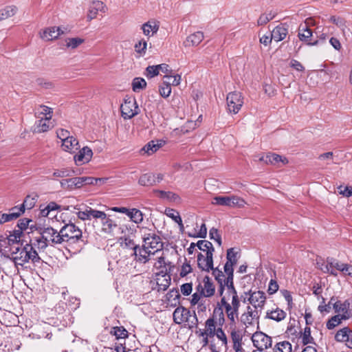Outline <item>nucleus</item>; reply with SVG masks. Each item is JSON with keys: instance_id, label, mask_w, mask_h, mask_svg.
<instances>
[{"instance_id": "f257e3e1", "label": "nucleus", "mask_w": 352, "mask_h": 352, "mask_svg": "<svg viewBox=\"0 0 352 352\" xmlns=\"http://www.w3.org/2000/svg\"><path fill=\"white\" fill-rule=\"evenodd\" d=\"M221 284L219 294L221 297L218 305L223 308L227 318L231 324H235L239 314L241 306L237 292L234 286L233 275H227L223 284Z\"/></svg>"}, {"instance_id": "f03ea898", "label": "nucleus", "mask_w": 352, "mask_h": 352, "mask_svg": "<svg viewBox=\"0 0 352 352\" xmlns=\"http://www.w3.org/2000/svg\"><path fill=\"white\" fill-rule=\"evenodd\" d=\"M219 310L214 309L213 314L205 322L204 329L196 327L195 331L196 336L199 339L200 344L203 347L209 344V339L215 336L217 327H222L225 322L224 309L219 306Z\"/></svg>"}, {"instance_id": "7ed1b4c3", "label": "nucleus", "mask_w": 352, "mask_h": 352, "mask_svg": "<svg viewBox=\"0 0 352 352\" xmlns=\"http://www.w3.org/2000/svg\"><path fill=\"white\" fill-rule=\"evenodd\" d=\"M62 243H67L69 251L75 254L80 252L85 244L82 232L74 223L65 224L60 230Z\"/></svg>"}, {"instance_id": "20e7f679", "label": "nucleus", "mask_w": 352, "mask_h": 352, "mask_svg": "<svg viewBox=\"0 0 352 352\" xmlns=\"http://www.w3.org/2000/svg\"><path fill=\"white\" fill-rule=\"evenodd\" d=\"M12 260L15 265L23 266L25 263L32 261L38 263L40 257L32 244H25L24 246L13 247L10 249Z\"/></svg>"}, {"instance_id": "39448f33", "label": "nucleus", "mask_w": 352, "mask_h": 352, "mask_svg": "<svg viewBox=\"0 0 352 352\" xmlns=\"http://www.w3.org/2000/svg\"><path fill=\"white\" fill-rule=\"evenodd\" d=\"M63 210L74 212L77 217L82 221L101 219L105 217V212L91 208L84 204L64 206Z\"/></svg>"}, {"instance_id": "423d86ee", "label": "nucleus", "mask_w": 352, "mask_h": 352, "mask_svg": "<svg viewBox=\"0 0 352 352\" xmlns=\"http://www.w3.org/2000/svg\"><path fill=\"white\" fill-rule=\"evenodd\" d=\"M142 241L145 248L151 250L154 254L162 253L164 243L161 236L155 231L142 228Z\"/></svg>"}, {"instance_id": "0eeeda50", "label": "nucleus", "mask_w": 352, "mask_h": 352, "mask_svg": "<svg viewBox=\"0 0 352 352\" xmlns=\"http://www.w3.org/2000/svg\"><path fill=\"white\" fill-rule=\"evenodd\" d=\"M245 296L243 299L244 304L251 306L252 308L262 312L266 304V294L261 290H249L244 293Z\"/></svg>"}, {"instance_id": "6e6552de", "label": "nucleus", "mask_w": 352, "mask_h": 352, "mask_svg": "<svg viewBox=\"0 0 352 352\" xmlns=\"http://www.w3.org/2000/svg\"><path fill=\"white\" fill-rule=\"evenodd\" d=\"M173 320L176 324L187 323L189 329L197 327L198 324L197 317L194 312L190 311L184 307H178L173 312Z\"/></svg>"}, {"instance_id": "1a4fd4ad", "label": "nucleus", "mask_w": 352, "mask_h": 352, "mask_svg": "<svg viewBox=\"0 0 352 352\" xmlns=\"http://www.w3.org/2000/svg\"><path fill=\"white\" fill-rule=\"evenodd\" d=\"M91 144V146H84L80 148L78 140L72 135L61 144V146L65 152L70 153H74L76 151H78L77 154H93L94 151L95 152H100V151H96L94 144Z\"/></svg>"}, {"instance_id": "9d476101", "label": "nucleus", "mask_w": 352, "mask_h": 352, "mask_svg": "<svg viewBox=\"0 0 352 352\" xmlns=\"http://www.w3.org/2000/svg\"><path fill=\"white\" fill-rule=\"evenodd\" d=\"M212 204L227 206L229 208H243L247 202L243 198L236 195L216 196L212 200Z\"/></svg>"}, {"instance_id": "9b49d317", "label": "nucleus", "mask_w": 352, "mask_h": 352, "mask_svg": "<svg viewBox=\"0 0 352 352\" xmlns=\"http://www.w3.org/2000/svg\"><path fill=\"white\" fill-rule=\"evenodd\" d=\"M261 313L251 306L247 305L240 316V321L246 328L254 327L258 328Z\"/></svg>"}, {"instance_id": "f8f14e48", "label": "nucleus", "mask_w": 352, "mask_h": 352, "mask_svg": "<svg viewBox=\"0 0 352 352\" xmlns=\"http://www.w3.org/2000/svg\"><path fill=\"white\" fill-rule=\"evenodd\" d=\"M122 116L124 119H131L139 113V107L136 100L132 98H126L120 107Z\"/></svg>"}, {"instance_id": "ddd939ff", "label": "nucleus", "mask_w": 352, "mask_h": 352, "mask_svg": "<svg viewBox=\"0 0 352 352\" xmlns=\"http://www.w3.org/2000/svg\"><path fill=\"white\" fill-rule=\"evenodd\" d=\"M314 19L308 18L305 20L303 23L299 25L298 28V38L301 41L306 43L308 45H316L318 43V41L314 42H310L312 36V31L309 28L311 25H313Z\"/></svg>"}, {"instance_id": "4468645a", "label": "nucleus", "mask_w": 352, "mask_h": 352, "mask_svg": "<svg viewBox=\"0 0 352 352\" xmlns=\"http://www.w3.org/2000/svg\"><path fill=\"white\" fill-rule=\"evenodd\" d=\"M336 313L342 316V319L347 320L352 317V300L346 299L344 301L337 300L333 304Z\"/></svg>"}, {"instance_id": "2eb2a0df", "label": "nucleus", "mask_w": 352, "mask_h": 352, "mask_svg": "<svg viewBox=\"0 0 352 352\" xmlns=\"http://www.w3.org/2000/svg\"><path fill=\"white\" fill-rule=\"evenodd\" d=\"M228 111L234 114L237 113L243 104V98L240 92L229 93L226 98Z\"/></svg>"}, {"instance_id": "dca6fc26", "label": "nucleus", "mask_w": 352, "mask_h": 352, "mask_svg": "<svg viewBox=\"0 0 352 352\" xmlns=\"http://www.w3.org/2000/svg\"><path fill=\"white\" fill-rule=\"evenodd\" d=\"M254 346L257 350L264 351L272 347V338L263 332H256L252 337Z\"/></svg>"}, {"instance_id": "f3484780", "label": "nucleus", "mask_w": 352, "mask_h": 352, "mask_svg": "<svg viewBox=\"0 0 352 352\" xmlns=\"http://www.w3.org/2000/svg\"><path fill=\"white\" fill-rule=\"evenodd\" d=\"M214 285L212 280L208 276H205L197 287V292L201 294L205 298H210L214 294Z\"/></svg>"}, {"instance_id": "a211bd4d", "label": "nucleus", "mask_w": 352, "mask_h": 352, "mask_svg": "<svg viewBox=\"0 0 352 352\" xmlns=\"http://www.w3.org/2000/svg\"><path fill=\"white\" fill-rule=\"evenodd\" d=\"M41 234L43 235L44 240L47 241L50 245L63 244L60 236V231L48 227L42 230Z\"/></svg>"}, {"instance_id": "6ab92c4d", "label": "nucleus", "mask_w": 352, "mask_h": 352, "mask_svg": "<svg viewBox=\"0 0 352 352\" xmlns=\"http://www.w3.org/2000/svg\"><path fill=\"white\" fill-rule=\"evenodd\" d=\"M133 255L135 256V260L140 263H146L152 259V256H155L151 250L144 248L142 244V246H134L133 247Z\"/></svg>"}, {"instance_id": "aec40b11", "label": "nucleus", "mask_w": 352, "mask_h": 352, "mask_svg": "<svg viewBox=\"0 0 352 352\" xmlns=\"http://www.w3.org/2000/svg\"><path fill=\"white\" fill-rule=\"evenodd\" d=\"M255 160L262 162L266 164H272L280 167L288 163L285 155H256Z\"/></svg>"}, {"instance_id": "412c9836", "label": "nucleus", "mask_w": 352, "mask_h": 352, "mask_svg": "<svg viewBox=\"0 0 352 352\" xmlns=\"http://www.w3.org/2000/svg\"><path fill=\"white\" fill-rule=\"evenodd\" d=\"M344 264V263H342L336 258L328 257L326 260L325 270L324 272L337 276L338 271L341 273L342 272Z\"/></svg>"}, {"instance_id": "4be33fe9", "label": "nucleus", "mask_w": 352, "mask_h": 352, "mask_svg": "<svg viewBox=\"0 0 352 352\" xmlns=\"http://www.w3.org/2000/svg\"><path fill=\"white\" fill-rule=\"evenodd\" d=\"M212 253L210 252L209 254L205 256L201 253L197 255V265L198 267L203 271L210 272L212 269L213 259Z\"/></svg>"}, {"instance_id": "5701e85b", "label": "nucleus", "mask_w": 352, "mask_h": 352, "mask_svg": "<svg viewBox=\"0 0 352 352\" xmlns=\"http://www.w3.org/2000/svg\"><path fill=\"white\" fill-rule=\"evenodd\" d=\"M99 12L104 13L106 12V6L103 2L100 1H93L89 8L88 13H87V20L91 21L92 19L96 18L97 14Z\"/></svg>"}, {"instance_id": "b1692460", "label": "nucleus", "mask_w": 352, "mask_h": 352, "mask_svg": "<svg viewBox=\"0 0 352 352\" xmlns=\"http://www.w3.org/2000/svg\"><path fill=\"white\" fill-rule=\"evenodd\" d=\"M153 193L158 198L164 200V201H168L171 202L175 203H180L181 202V198L180 197L171 191H165V190H160L157 189H155L153 190Z\"/></svg>"}, {"instance_id": "393cba45", "label": "nucleus", "mask_w": 352, "mask_h": 352, "mask_svg": "<svg viewBox=\"0 0 352 352\" xmlns=\"http://www.w3.org/2000/svg\"><path fill=\"white\" fill-rule=\"evenodd\" d=\"M63 33L64 31L60 28L52 27L46 28L43 32H41V37L44 41H52Z\"/></svg>"}, {"instance_id": "a878e982", "label": "nucleus", "mask_w": 352, "mask_h": 352, "mask_svg": "<svg viewBox=\"0 0 352 352\" xmlns=\"http://www.w3.org/2000/svg\"><path fill=\"white\" fill-rule=\"evenodd\" d=\"M60 186L63 189L66 190H74L75 188H80L82 186L81 177L64 179L60 182Z\"/></svg>"}, {"instance_id": "bb28decb", "label": "nucleus", "mask_w": 352, "mask_h": 352, "mask_svg": "<svg viewBox=\"0 0 352 352\" xmlns=\"http://www.w3.org/2000/svg\"><path fill=\"white\" fill-rule=\"evenodd\" d=\"M287 316L286 312L276 307L275 309H269L266 311L265 318L274 320L276 322H280L283 320Z\"/></svg>"}, {"instance_id": "cd10ccee", "label": "nucleus", "mask_w": 352, "mask_h": 352, "mask_svg": "<svg viewBox=\"0 0 352 352\" xmlns=\"http://www.w3.org/2000/svg\"><path fill=\"white\" fill-rule=\"evenodd\" d=\"M204 38L203 32H196L186 38L184 41V45L188 47L197 46L203 41Z\"/></svg>"}, {"instance_id": "c85d7f7f", "label": "nucleus", "mask_w": 352, "mask_h": 352, "mask_svg": "<svg viewBox=\"0 0 352 352\" xmlns=\"http://www.w3.org/2000/svg\"><path fill=\"white\" fill-rule=\"evenodd\" d=\"M288 33V30L285 24L277 25L271 32L272 36L274 41L279 42L285 39Z\"/></svg>"}, {"instance_id": "c756f323", "label": "nucleus", "mask_w": 352, "mask_h": 352, "mask_svg": "<svg viewBox=\"0 0 352 352\" xmlns=\"http://www.w3.org/2000/svg\"><path fill=\"white\" fill-rule=\"evenodd\" d=\"M102 231L107 234H111L118 227L114 220L110 219L105 213V217L100 219Z\"/></svg>"}, {"instance_id": "7c9ffc66", "label": "nucleus", "mask_w": 352, "mask_h": 352, "mask_svg": "<svg viewBox=\"0 0 352 352\" xmlns=\"http://www.w3.org/2000/svg\"><path fill=\"white\" fill-rule=\"evenodd\" d=\"M141 29L146 36L151 37L157 32L159 25L154 21H148L142 25Z\"/></svg>"}, {"instance_id": "2f4dec72", "label": "nucleus", "mask_w": 352, "mask_h": 352, "mask_svg": "<svg viewBox=\"0 0 352 352\" xmlns=\"http://www.w3.org/2000/svg\"><path fill=\"white\" fill-rule=\"evenodd\" d=\"M164 144L165 141L162 140H152L142 147L141 151H144L145 153H148L149 151L155 153Z\"/></svg>"}, {"instance_id": "473e14b6", "label": "nucleus", "mask_w": 352, "mask_h": 352, "mask_svg": "<svg viewBox=\"0 0 352 352\" xmlns=\"http://www.w3.org/2000/svg\"><path fill=\"white\" fill-rule=\"evenodd\" d=\"M23 232L21 229L15 230L12 233L9 234L6 238H3V240H0L5 244H8L10 245L18 243L21 241V236Z\"/></svg>"}, {"instance_id": "72a5a7b5", "label": "nucleus", "mask_w": 352, "mask_h": 352, "mask_svg": "<svg viewBox=\"0 0 352 352\" xmlns=\"http://www.w3.org/2000/svg\"><path fill=\"white\" fill-rule=\"evenodd\" d=\"M34 125V132L35 133H43L49 130L50 128V120L47 118H38Z\"/></svg>"}, {"instance_id": "f704fd0d", "label": "nucleus", "mask_w": 352, "mask_h": 352, "mask_svg": "<svg viewBox=\"0 0 352 352\" xmlns=\"http://www.w3.org/2000/svg\"><path fill=\"white\" fill-rule=\"evenodd\" d=\"M130 220L135 224H140L143 221L144 214L137 208H131L126 215Z\"/></svg>"}, {"instance_id": "c9c22d12", "label": "nucleus", "mask_w": 352, "mask_h": 352, "mask_svg": "<svg viewBox=\"0 0 352 352\" xmlns=\"http://www.w3.org/2000/svg\"><path fill=\"white\" fill-rule=\"evenodd\" d=\"M35 116L37 118H47V120H51L52 116V110L51 108L45 106L41 105L36 109Z\"/></svg>"}, {"instance_id": "e433bc0d", "label": "nucleus", "mask_w": 352, "mask_h": 352, "mask_svg": "<svg viewBox=\"0 0 352 352\" xmlns=\"http://www.w3.org/2000/svg\"><path fill=\"white\" fill-rule=\"evenodd\" d=\"M352 336V331L349 327H344L336 333L335 339L338 342H346Z\"/></svg>"}, {"instance_id": "4c0bfd02", "label": "nucleus", "mask_w": 352, "mask_h": 352, "mask_svg": "<svg viewBox=\"0 0 352 352\" xmlns=\"http://www.w3.org/2000/svg\"><path fill=\"white\" fill-rule=\"evenodd\" d=\"M80 174L78 170H75L72 168H62L60 169L55 170L53 175L58 177H69L73 175Z\"/></svg>"}, {"instance_id": "58836bf2", "label": "nucleus", "mask_w": 352, "mask_h": 352, "mask_svg": "<svg viewBox=\"0 0 352 352\" xmlns=\"http://www.w3.org/2000/svg\"><path fill=\"white\" fill-rule=\"evenodd\" d=\"M17 11V8L14 6H8L0 10V21L6 19L14 16Z\"/></svg>"}, {"instance_id": "ea45409f", "label": "nucleus", "mask_w": 352, "mask_h": 352, "mask_svg": "<svg viewBox=\"0 0 352 352\" xmlns=\"http://www.w3.org/2000/svg\"><path fill=\"white\" fill-rule=\"evenodd\" d=\"M153 173H145L142 175L138 180V184L142 186H152L155 185Z\"/></svg>"}, {"instance_id": "a19ab883", "label": "nucleus", "mask_w": 352, "mask_h": 352, "mask_svg": "<svg viewBox=\"0 0 352 352\" xmlns=\"http://www.w3.org/2000/svg\"><path fill=\"white\" fill-rule=\"evenodd\" d=\"M274 352H292V346L289 341L277 342L273 348Z\"/></svg>"}, {"instance_id": "79ce46f5", "label": "nucleus", "mask_w": 352, "mask_h": 352, "mask_svg": "<svg viewBox=\"0 0 352 352\" xmlns=\"http://www.w3.org/2000/svg\"><path fill=\"white\" fill-rule=\"evenodd\" d=\"M197 246L201 251L205 252L206 254H209L210 252L212 253V254H213L214 251L212 243L206 240L199 241L197 243Z\"/></svg>"}, {"instance_id": "37998d69", "label": "nucleus", "mask_w": 352, "mask_h": 352, "mask_svg": "<svg viewBox=\"0 0 352 352\" xmlns=\"http://www.w3.org/2000/svg\"><path fill=\"white\" fill-rule=\"evenodd\" d=\"M276 15V12L272 10H270L269 12H265L262 14L258 21H257V25H264L266 23H267L270 21L272 20L275 16Z\"/></svg>"}, {"instance_id": "c03bdc74", "label": "nucleus", "mask_w": 352, "mask_h": 352, "mask_svg": "<svg viewBox=\"0 0 352 352\" xmlns=\"http://www.w3.org/2000/svg\"><path fill=\"white\" fill-rule=\"evenodd\" d=\"M165 213L168 217L171 218L175 222H176L181 229L184 228L182 218L177 210L168 208L166 210Z\"/></svg>"}, {"instance_id": "a18cd8bd", "label": "nucleus", "mask_w": 352, "mask_h": 352, "mask_svg": "<svg viewBox=\"0 0 352 352\" xmlns=\"http://www.w3.org/2000/svg\"><path fill=\"white\" fill-rule=\"evenodd\" d=\"M329 21L335 24L340 30L344 33L346 25V21L341 16H331L329 19Z\"/></svg>"}, {"instance_id": "49530a36", "label": "nucleus", "mask_w": 352, "mask_h": 352, "mask_svg": "<svg viewBox=\"0 0 352 352\" xmlns=\"http://www.w3.org/2000/svg\"><path fill=\"white\" fill-rule=\"evenodd\" d=\"M159 92L162 97H168L171 93L170 81L164 80L159 87Z\"/></svg>"}, {"instance_id": "de8ad7c7", "label": "nucleus", "mask_w": 352, "mask_h": 352, "mask_svg": "<svg viewBox=\"0 0 352 352\" xmlns=\"http://www.w3.org/2000/svg\"><path fill=\"white\" fill-rule=\"evenodd\" d=\"M146 82L142 78H135L132 82V89L135 92H139L140 90L145 89Z\"/></svg>"}, {"instance_id": "09e8293b", "label": "nucleus", "mask_w": 352, "mask_h": 352, "mask_svg": "<svg viewBox=\"0 0 352 352\" xmlns=\"http://www.w3.org/2000/svg\"><path fill=\"white\" fill-rule=\"evenodd\" d=\"M134 48L136 53H138L140 56H143L146 52L147 42L144 39H142L135 45Z\"/></svg>"}, {"instance_id": "8fccbe9b", "label": "nucleus", "mask_w": 352, "mask_h": 352, "mask_svg": "<svg viewBox=\"0 0 352 352\" xmlns=\"http://www.w3.org/2000/svg\"><path fill=\"white\" fill-rule=\"evenodd\" d=\"M334 298L332 297L328 304H325V300L322 297V302L319 305L318 309L320 313H329L331 309V305L334 303Z\"/></svg>"}, {"instance_id": "3c124183", "label": "nucleus", "mask_w": 352, "mask_h": 352, "mask_svg": "<svg viewBox=\"0 0 352 352\" xmlns=\"http://www.w3.org/2000/svg\"><path fill=\"white\" fill-rule=\"evenodd\" d=\"M65 41L67 48L75 49L81 45L84 42V40L82 38L76 37L67 38Z\"/></svg>"}, {"instance_id": "603ef678", "label": "nucleus", "mask_w": 352, "mask_h": 352, "mask_svg": "<svg viewBox=\"0 0 352 352\" xmlns=\"http://www.w3.org/2000/svg\"><path fill=\"white\" fill-rule=\"evenodd\" d=\"M25 212L24 206H14L10 209L9 214L12 220L17 219Z\"/></svg>"}, {"instance_id": "864d4df0", "label": "nucleus", "mask_w": 352, "mask_h": 352, "mask_svg": "<svg viewBox=\"0 0 352 352\" xmlns=\"http://www.w3.org/2000/svg\"><path fill=\"white\" fill-rule=\"evenodd\" d=\"M111 333L115 336L117 339H120L127 337L128 332L123 327H115L111 329Z\"/></svg>"}, {"instance_id": "5fc2aeb1", "label": "nucleus", "mask_w": 352, "mask_h": 352, "mask_svg": "<svg viewBox=\"0 0 352 352\" xmlns=\"http://www.w3.org/2000/svg\"><path fill=\"white\" fill-rule=\"evenodd\" d=\"M37 197H38V196L36 195H34L33 196L28 195L25 197L23 204H21V206H24V210H25V208H27V209L32 208L35 205Z\"/></svg>"}, {"instance_id": "6e6d98bb", "label": "nucleus", "mask_w": 352, "mask_h": 352, "mask_svg": "<svg viewBox=\"0 0 352 352\" xmlns=\"http://www.w3.org/2000/svg\"><path fill=\"white\" fill-rule=\"evenodd\" d=\"M50 245L47 241L44 240L43 235L36 237L34 240V243L32 244L33 247H36L40 250H44L47 245Z\"/></svg>"}, {"instance_id": "4d7b16f0", "label": "nucleus", "mask_w": 352, "mask_h": 352, "mask_svg": "<svg viewBox=\"0 0 352 352\" xmlns=\"http://www.w3.org/2000/svg\"><path fill=\"white\" fill-rule=\"evenodd\" d=\"M342 318L339 314L334 316L329 320L327 323V327L329 329H332L341 323Z\"/></svg>"}, {"instance_id": "13d9d810", "label": "nucleus", "mask_w": 352, "mask_h": 352, "mask_svg": "<svg viewBox=\"0 0 352 352\" xmlns=\"http://www.w3.org/2000/svg\"><path fill=\"white\" fill-rule=\"evenodd\" d=\"M164 78L166 81H170V85L173 86H177L181 82V76L179 74L175 76H173L172 74H166L164 76Z\"/></svg>"}, {"instance_id": "bf43d9fd", "label": "nucleus", "mask_w": 352, "mask_h": 352, "mask_svg": "<svg viewBox=\"0 0 352 352\" xmlns=\"http://www.w3.org/2000/svg\"><path fill=\"white\" fill-rule=\"evenodd\" d=\"M215 336L221 342L222 345L227 346L228 338L221 327H218L217 331L215 333Z\"/></svg>"}, {"instance_id": "052dcab7", "label": "nucleus", "mask_w": 352, "mask_h": 352, "mask_svg": "<svg viewBox=\"0 0 352 352\" xmlns=\"http://www.w3.org/2000/svg\"><path fill=\"white\" fill-rule=\"evenodd\" d=\"M92 155H74V160L77 166H81L91 161Z\"/></svg>"}, {"instance_id": "680f3d73", "label": "nucleus", "mask_w": 352, "mask_h": 352, "mask_svg": "<svg viewBox=\"0 0 352 352\" xmlns=\"http://www.w3.org/2000/svg\"><path fill=\"white\" fill-rule=\"evenodd\" d=\"M207 235V228L205 223H202L198 232L188 236L194 238H206Z\"/></svg>"}, {"instance_id": "e2e57ef3", "label": "nucleus", "mask_w": 352, "mask_h": 352, "mask_svg": "<svg viewBox=\"0 0 352 352\" xmlns=\"http://www.w3.org/2000/svg\"><path fill=\"white\" fill-rule=\"evenodd\" d=\"M160 74L157 65H150L146 68L145 76L148 78H152Z\"/></svg>"}, {"instance_id": "0e129e2a", "label": "nucleus", "mask_w": 352, "mask_h": 352, "mask_svg": "<svg viewBox=\"0 0 352 352\" xmlns=\"http://www.w3.org/2000/svg\"><path fill=\"white\" fill-rule=\"evenodd\" d=\"M237 252L234 248H230L227 251V261L233 264L237 262Z\"/></svg>"}, {"instance_id": "69168bd1", "label": "nucleus", "mask_w": 352, "mask_h": 352, "mask_svg": "<svg viewBox=\"0 0 352 352\" xmlns=\"http://www.w3.org/2000/svg\"><path fill=\"white\" fill-rule=\"evenodd\" d=\"M338 192L343 197H349L352 195V187L341 185L338 187Z\"/></svg>"}, {"instance_id": "338daca9", "label": "nucleus", "mask_w": 352, "mask_h": 352, "mask_svg": "<svg viewBox=\"0 0 352 352\" xmlns=\"http://www.w3.org/2000/svg\"><path fill=\"white\" fill-rule=\"evenodd\" d=\"M302 340L304 344H307L312 342L314 339L311 336V329L309 327H307L305 328Z\"/></svg>"}, {"instance_id": "774afa93", "label": "nucleus", "mask_w": 352, "mask_h": 352, "mask_svg": "<svg viewBox=\"0 0 352 352\" xmlns=\"http://www.w3.org/2000/svg\"><path fill=\"white\" fill-rule=\"evenodd\" d=\"M204 298L205 297H204V296H202L201 294H200L197 292L192 294L190 302L193 305L199 304V303L201 305H203L205 301Z\"/></svg>"}]
</instances>
